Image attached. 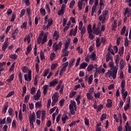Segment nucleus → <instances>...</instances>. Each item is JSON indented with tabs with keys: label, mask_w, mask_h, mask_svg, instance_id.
Segmentation results:
<instances>
[{
	"label": "nucleus",
	"mask_w": 131,
	"mask_h": 131,
	"mask_svg": "<svg viewBox=\"0 0 131 131\" xmlns=\"http://www.w3.org/2000/svg\"><path fill=\"white\" fill-rule=\"evenodd\" d=\"M99 5L100 8L103 9L105 5V1L104 0H100Z\"/></svg>",
	"instance_id": "obj_44"
},
{
	"label": "nucleus",
	"mask_w": 131,
	"mask_h": 131,
	"mask_svg": "<svg viewBox=\"0 0 131 131\" xmlns=\"http://www.w3.org/2000/svg\"><path fill=\"white\" fill-rule=\"evenodd\" d=\"M40 13L41 14V15H43V16H45V15H46V9L42 8H40Z\"/></svg>",
	"instance_id": "obj_58"
},
{
	"label": "nucleus",
	"mask_w": 131,
	"mask_h": 131,
	"mask_svg": "<svg viewBox=\"0 0 131 131\" xmlns=\"http://www.w3.org/2000/svg\"><path fill=\"white\" fill-rule=\"evenodd\" d=\"M95 34L96 35H98V34H101V29H100V27H98L96 29L93 30Z\"/></svg>",
	"instance_id": "obj_27"
},
{
	"label": "nucleus",
	"mask_w": 131,
	"mask_h": 131,
	"mask_svg": "<svg viewBox=\"0 0 131 131\" xmlns=\"http://www.w3.org/2000/svg\"><path fill=\"white\" fill-rule=\"evenodd\" d=\"M48 40V33H46L43 34V32H41L39 35L38 38L37 39L38 45H43Z\"/></svg>",
	"instance_id": "obj_2"
},
{
	"label": "nucleus",
	"mask_w": 131,
	"mask_h": 131,
	"mask_svg": "<svg viewBox=\"0 0 131 131\" xmlns=\"http://www.w3.org/2000/svg\"><path fill=\"white\" fill-rule=\"evenodd\" d=\"M8 46H9V43L8 42V41H7V40H5L4 45L2 46L3 51H4L5 52L6 51L7 48H8Z\"/></svg>",
	"instance_id": "obj_25"
},
{
	"label": "nucleus",
	"mask_w": 131,
	"mask_h": 131,
	"mask_svg": "<svg viewBox=\"0 0 131 131\" xmlns=\"http://www.w3.org/2000/svg\"><path fill=\"white\" fill-rule=\"evenodd\" d=\"M83 26V23L82 22V21H80L79 22V27H78V29L79 30H81V29H82V27Z\"/></svg>",
	"instance_id": "obj_53"
},
{
	"label": "nucleus",
	"mask_w": 131,
	"mask_h": 131,
	"mask_svg": "<svg viewBox=\"0 0 131 131\" xmlns=\"http://www.w3.org/2000/svg\"><path fill=\"white\" fill-rule=\"evenodd\" d=\"M21 70L23 71V72L24 73H27V72H29V69H28V68L26 66H24L21 68Z\"/></svg>",
	"instance_id": "obj_35"
},
{
	"label": "nucleus",
	"mask_w": 131,
	"mask_h": 131,
	"mask_svg": "<svg viewBox=\"0 0 131 131\" xmlns=\"http://www.w3.org/2000/svg\"><path fill=\"white\" fill-rule=\"evenodd\" d=\"M18 117L20 121H22L23 119V117H22V110H19V115H18Z\"/></svg>",
	"instance_id": "obj_51"
},
{
	"label": "nucleus",
	"mask_w": 131,
	"mask_h": 131,
	"mask_svg": "<svg viewBox=\"0 0 131 131\" xmlns=\"http://www.w3.org/2000/svg\"><path fill=\"white\" fill-rule=\"evenodd\" d=\"M122 97L124 101L125 102L126 101V97H127V95H128V92L127 91H125V90H121Z\"/></svg>",
	"instance_id": "obj_12"
},
{
	"label": "nucleus",
	"mask_w": 131,
	"mask_h": 131,
	"mask_svg": "<svg viewBox=\"0 0 131 131\" xmlns=\"http://www.w3.org/2000/svg\"><path fill=\"white\" fill-rule=\"evenodd\" d=\"M125 61L123 59H121L119 62V68L120 70H122L124 67H125Z\"/></svg>",
	"instance_id": "obj_16"
},
{
	"label": "nucleus",
	"mask_w": 131,
	"mask_h": 131,
	"mask_svg": "<svg viewBox=\"0 0 131 131\" xmlns=\"http://www.w3.org/2000/svg\"><path fill=\"white\" fill-rule=\"evenodd\" d=\"M26 27H27V22L24 21L21 26L20 28H24V29H26Z\"/></svg>",
	"instance_id": "obj_59"
},
{
	"label": "nucleus",
	"mask_w": 131,
	"mask_h": 131,
	"mask_svg": "<svg viewBox=\"0 0 131 131\" xmlns=\"http://www.w3.org/2000/svg\"><path fill=\"white\" fill-rule=\"evenodd\" d=\"M96 47L99 48L100 46H101V43H103V45H105V42H106V39H104L103 37L99 38H96Z\"/></svg>",
	"instance_id": "obj_6"
},
{
	"label": "nucleus",
	"mask_w": 131,
	"mask_h": 131,
	"mask_svg": "<svg viewBox=\"0 0 131 131\" xmlns=\"http://www.w3.org/2000/svg\"><path fill=\"white\" fill-rule=\"evenodd\" d=\"M124 131H131V126L128 122H126L124 126Z\"/></svg>",
	"instance_id": "obj_19"
},
{
	"label": "nucleus",
	"mask_w": 131,
	"mask_h": 131,
	"mask_svg": "<svg viewBox=\"0 0 131 131\" xmlns=\"http://www.w3.org/2000/svg\"><path fill=\"white\" fill-rule=\"evenodd\" d=\"M69 118L67 116V113H64L62 115L61 117V121L62 122V124H65L66 123V120H68Z\"/></svg>",
	"instance_id": "obj_13"
},
{
	"label": "nucleus",
	"mask_w": 131,
	"mask_h": 131,
	"mask_svg": "<svg viewBox=\"0 0 131 131\" xmlns=\"http://www.w3.org/2000/svg\"><path fill=\"white\" fill-rule=\"evenodd\" d=\"M84 121L85 125H87V126L90 125V121L88 120V118H84Z\"/></svg>",
	"instance_id": "obj_64"
},
{
	"label": "nucleus",
	"mask_w": 131,
	"mask_h": 131,
	"mask_svg": "<svg viewBox=\"0 0 131 131\" xmlns=\"http://www.w3.org/2000/svg\"><path fill=\"white\" fill-rule=\"evenodd\" d=\"M55 57H56V54L54 52L51 53L50 54L51 61H53L55 59Z\"/></svg>",
	"instance_id": "obj_54"
},
{
	"label": "nucleus",
	"mask_w": 131,
	"mask_h": 131,
	"mask_svg": "<svg viewBox=\"0 0 131 131\" xmlns=\"http://www.w3.org/2000/svg\"><path fill=\"white\" fill-rule=\"evenodd\" d=\"M36 119V117H35V113L34 112H33L30 117L29 118V123H35Z\"/></svg>",
	"instance_id": "obj_11"
},
{
	"label": "nucleus",
	"mask_w": 131,
	"mask_h": 131,
	"mask_svg": "<svg viewBox=\"0 0 131 131\" xmlns=\"http://www.w3.org/2000/svg\"><path fill=\"white\" fill-rule=\"evenodd\" d=\"M88 63L83 62L80 65V69H85L86 67H88Z\"/></svg>",
	"instance_id": "obj_33"
},
{
	"label": "nucleus",
	"mask_w": 131,
	"mask_h": 131,
	"mask_svg": "<svg viewBox=\"0 0 131 131\" xmlns=\"http://www.w3.org/2000/svg\"><path fill=\"white\" fill-rule=\"evenodd\" d=\"M53 37L54 39H58L59 38V33L57 31H55L53 34Z\"/></svg>",
	"instance_id": "obj_38"
},
{
	"label": "nucleus",
	"mask_w": 131,
	"mask_h": 131,
	"mask_svg": "<svg viewBox=\"0 0 131 131\" xmlns=\"http://www.w3.org/2000/svg\"><path fill=\"white\" fill-rule=\"evenodd\" d=\"M107 15H108V11L104 10L102 13V14L99 16V19L100 21H101L102 24H104V23H105Z\"/></svg>",
	"instance_id": "obj_4"
},
{
	"label": "nucleus",
	"mask_w": 131,
	"mask_h": 131,
	"mask_svg": "<svg viewBox=\"0 0 131 131\" xmlns=\"http://www.w3.org/2000/svg\"><path fill=\"white\" fill-rule=\"evenodd\" d=\"M8 107H9V105L8 104V103H5L4 106L2 110L3 113H4V114H6L7 112V110H8Z\"/></svg>",
	"instance_id": "obj_29"
},
{
	"label": "nucleus",
	"mask_w": 131,
	"mask_h": 131,
	"mask_svg": "<svg viewBox=\"0 0 131 131\" xmlns=\"http://www.w3.org/2000/svg\"><path fill=\"white\" fill-rule=\"evenodd\" d=\"M108 66L111 70H112V69L114 70V68H115V67H114V62H113V61L108 62Z\"/></svg>",
	"instance_id": "obj_34"
},
{
	"label": "nucleus",
	"mask_w": 131,
	"mask_h": 131,
	"mask_svg": "<svg viewBox=\"0 0 131 131\" xmlns=\"http://www.w3.org/2000/svg\"><path fill=\"white\" fill-rule=\"evenodd\" d=\"M113 31H116L117 28V20H115L112 25Z\"/></svg>",
	"instance_id": "obj_20"
},
{
	"label": "nucleus",
	"mask_w": 131,
	"mask_h": 131,
	"mask_svg": "<svg viewBox=\"0 0 131 131\" xmlns=\"http://www.w3.org/2000/svg\"><path fill=\"white\" fill-rule=\"evenodd\" d=\"M48 24L46 26L47 29H49L50 28V27L52 24H53V19L52 18H49L48 20Z\"/></svg>",
	"instance_id": "obj_31"
},
{
	"label": "nucleus",
	"mask_w": 131,
	"mask_h": 131,
	"mask_svg": "<svg viewBox=\"0 0 131 131\" xmlns=\"http://www.w3.org/2000/svg\"><path fill=\"white\" fill-rule=\"evenodd\" d=\"M42 89L43 95H47L48 93V90H49V86L47 85H45L43 86Z\"/></svg>",
	"instance_id": "obj_28"
},
{
	"label": "nucleus",
	"mask_w": 131,
	"mask_h": 131,
	"mask_svg": "<svg viewBox=\"0 0 131 131\" xmlns=\"http://www.w3.org/2000/svg\"><path fill=\"white\" fill-rule=\"evenodd\" d=\"M123 52H124V47H121L119 50V55L122 56L123 55Z\"/></svg>",
	"instance_id": "obj_36"
},
{
	"label": "nucleus",
	"mask_w": 131,
	"mask_h": 131,
	"mask_svg": "<svg viewBox=\"0 0 131 131\" xmlns=\"http://www.w3.org/2000/svg\"><path fill=\"white\" fill-rule=\"evenodd\" d=\"M107 102L106 107H107V108H111V107H112V100H111V99H107Z\"/></svg>",
	"instance_id": "obj_32"
},
{
	"label": "nucleus",
	"mask_w": 131,
	"mask_h": 131,
	"mask_svg": "<svg viewBox=\"0 0 131 131\" xmlns=\"http://www.w3.org/2000/svg\"><path fill=\"white\" fill-rule=\"evenodd\" d=\"M81 98V96L80 95H78L75 98V101H76L77 103V105H79L80 104V98Z\"/></svg>",
	"instance_id": "obj_37"
},
{
	"label": "nucleus",
	"mask_w": 131,
	"mask_h": 131,
	"mask_svg": "<svg viewBox=\"0 0 131 131\" xmlns=\"http://www.w3.org/2000/svg\"><path fill=\"white\" fill-rule=\"evenodd\" d=\"M13 112H14V110H13L12 108H10L8 110L9 115H10V116H11V117H13V116H14V113H13Z\"/></svg>",
	"instance_id": "obj_42"
},
{
	"label": "nucleus",
	"mask_w": 131,
	"mask_h": 131,
	"mask_svg": "<svg viewBox=\"0 0 131 131\" xmlns=\"http://www.w3.org/2000/svg\"><path fill=\"white\" fill-rule=\"evenodd\" d=\"M102 108H103V105L100 104L99 105H98L97 106V113L100 112V111L102 110Z\"/></svg>",
	"instance_id": "obj_56"
},
{
	"label": "nucleus",
	"mask_w": 131,
	"mask_h": 131,
	"mask_svg": "<svg viewBox=\"0 0 131 131\" xmlns=\"http://www.w3.org/2000/svg\"><path fill=\"white\" fill-rule=\"evenodd\" d=\"M88 34L89 35V38H90V39H91V40H93V39L95 38V36H94V34H93V32H90L88 33Z\"/></svg>",
	"instance_id": "obj_45"
},
{
	"label": "nucleus",
	"mask_w": 131,
	"mask_h": 131,
	"mask_svg": "<svg viewBox=\"0 0 131 131\" xmlns=\"http://www.w3.org/2000/svg\"><path fill=\"white\" fill-rule=\"evenodd\" d=\"M59 94H58V92H55L52 96V102L51 103L52 106H55V104L58 102L59 100Z\"/></svg>",
	"instance_id": "obj_5"
},
{
	"label": "nucleus",
	"mask_w": 131,
	"mask_h": 131,
	"mask_svg": "<svg viewBox=\"0 0 131 131\" xmlns=\"http://www.w3.org/2000/svg\"><path fill=\"white\" fill-rule=\"evenodd\" d=\"M70 39H68L64 43V49H62L63 52L68 50V48H69L70 45Z\"/></svg>",
	"instance_id": "obj_15"
},
{
	"label": "nucleus",
	"mask_w": 131,
	"mask_h": 131,
	"mask_svg": "<svg viewBox=\"0 0 131 131\" xmlns=\"http://www.w3.org/2000/svg\"><path fill=\"white\" fill-rule=\"evenodd\" d=\"M32 72L31 70H29V72L27 74L24 75L25 80L26 81H31L32 77H31Z\"/></svg>",
	"instance_id": "obj_7"
},
{
	"label": "nucleus",
	"mask_w": 131,
	"mask_h": 131,
	"mask_svg": "<svg viewBox=\"0 0 131 131\" xmlns=\"http://www.w3.org/2000/svg\"><path fill=\"white\" fill-rule=\"evenodd\" d=\"M74 5H75V1H74V0H73L70 2L69 8H70L71 9H72Z\"/></svg>",
	"instance_id": "obj_62"
},
{
	"label": "nucleus",
	"mask_w": 131,
	"mask_h": 131,
	"mask_svg": "<svg viewBox=\"0 0 131 131\" xmlns=\"http://www.w3.org/2000/svg\"><path fill=\"white\" fill-rule=\"evenodd\" d=\"M81 33V37H83V35L85 34V32H86V28L85 27L83 26L82 27V29H81V30H79Z\"/></svg>",
	"instance_id": "obj_23"
},
{
	"label": "nucleus",
	"mask_w": 131,
	"mask_h": 131,
	"mask_svg": "<svg viewBox=\"0 0 131 131\" xmlns=\"http://www.w3.org/2000/svg\"><path fill=\"white\" fill-rule=\"evenodd\" d=\"M100 96H101L100 92H98L96 93L94 92V97L96 99H99V98H100Z\"/></svg>",
	"instance_id": "obj_50"
},
{
	"label": "nucleus",
	"mask_w": 131,
	"mask_h": 131,
	"mask_svg": "<svg viewBox=\"0 0 131 131\" xmlns=\"http://www.w3.org/2000/svg\"><path fill=\"white\" fill-rule=\"evenodd\" d=\"M75 61V58L72 59L71 61H70L69 62V67H72V66L74 65Z\"/></svg>",
	"instance_id": "obj_52"
},
{
	"label": "nucleus",
	"mask_w": 131,
	"mask_h": 131,
	"mask_svg": "<svg viewBox=\"0 0 131 131\" xmlns=\"http://www.w3.org/2000/svg\"><path fill=\"white\" fill-rule=\"evenodd\" d=\"M117 71H118V66H115L113 71L108 70L107 72L105 73V77L107 78H110L113 77V79H115L117 76Z\"/></svg>",
	"instance_id": "obj_1"
},
{
	"label": "nucleus",
	"mask_w": 131,
	"mask_h": 131,
	"mask_svg": "<svg viewBox=\"0 0 131 131\" xmlns=\"http://www.w3.org/2000/svg\"><path fill=\"white\" fill-rule=\"evenodd\" d=\"M78 7L79 9L81 10L82 9V2L79 1L78 3Z\"/></svg>",
	"instance_id": "obj_57"
},
{
	"label": "nucleus",
	"mask_w": 131,
	"mask_h": 131,
	"mask_svg": "<svg viewBox=\"0 0 131 131\" xmlns=\"http://www.w3.org/2000/svg\"><path fill=\"white\" fill-rule=\"evenodd\" d=\"M46 119V112L43 111L41 113V121H43Z\"/></svg>",
	"instance_id": "obj_49"
},
{
	"label": "nucleus",
	"mask_w": 131,
	"mask_h": 131,
	"mask_svg": "<svg viewBox=\"0 0 131 131\" xmlns=\"http://www.w3.org/2000/svg\"><path fill=\"white\" fill-rule=\"evenodd\" d=\"M105 57H106L105 61L106 62H109L110 60L112 59V56H111V54H110V53H107Z\"/></svg>",
	"instance_id": "obj_24"
},
{
	"label": "nucleus",
	"mask_w": 131,
	"mask_h": 131,
	"mask_svg": "<svg viewBox=\"0 0 131 131\" xmlns=\"http://www.w3.org/2000/svg\"><path fill=\"white\" fill-rule=\"evenodd\" d=\"M76 94L77 92L76 91L72 92L69 95L70 98H73V97H74Z\"/></svg>",
	"instance_id": "obj_61"
},
{
	"label": "nucleus",
	"mask_w": 131,
	"mask_h": 131,
	"mask_svg": "<svg viewBox=\"0 0 131 131\" xmlns=\"http://www.w3.org/2000/svg\"><path fill=\"white\" fill-rule=\"evenodd\" d=\"M62 42L60 41L58 45L54 44L53 46V49L55 52H57L58 50H60L61 49V47H62Z\"/></svg>",
	"instance_id": "obj_10"
},
{
	"label": "nucleus",
	"mask_w": 131,
	"mask_h": 131,
	"mask_svg": "<svg viewBox=\"0 0 131 131\" xmlns=\"http://www.w3.org/2000/svg\"><path fill=\"white\" fill-rule=\"evenodd\" d=\"M12 126L14 128H16V127L17 126V121L16 120H13L12 121Z\"/></svg>",
	"instance_id": "obj_55"
},
{
	"label": "nucleus",
	"mask_w": 131,
	"mask_h": 131,
	"mask_svg": "<svg viewBox=\"0 0 131 131\" xmlns=\"http://www.w3.org/2000/svg\"><path fill=\"white\" fill-rule=\"evenodd\" d=\"M10 59H13V60H17L18 56L16 54H11L9 56Z\"/></svg>",
	"instance_id": "obj_41"
},
{
	"label": "nucleus",
	"mask_w": 131,
	"mask_h": 131,
	"mask_svg": "<svg viewBox=\"0 0 131 131\" xmlns=\"http://www.w3.org/2000/svg\"><path fill=\"white\" fill-rule=\"evenodd\" d=\"M31 40V37L30 35H28L27 37H25L24 41H28V43H30V41Z\"/></svg>",
	"instance_id": "obj_40"
},
{
	"label": "nucleus",
	"mask_w": 131,
	"mask_h": 131,
	"mask_svg": "<svg viewBox=\"0 0 131 131\" xmlns=\"http://www.w3.org/2000/svg\"><path fill=\"white\" fill-rule=\"evenodd\" d=\"M76 33H77V26H76L74 31L73 30H71L70 35H73V36H75L76 35Z\"/></svg>",
	"instance_id": "obj_21"
},
{
	"label": "nucleus",
	"mask_w": 131,
	"mask_h": 131,
	"mask_svg": "<svg viewBox=\"0 0 131 131\" xmlns=\"http://www.w3.org/2000/svg\"><path fill=\"white\" fill-rule=\"evenodd\" d=\"M126 103V104L124 107V110L125 111H127V110L129 109L130 107V96H128Z\"/></svg>",
	"instance_id": "obj_8"
},
{
	"label": "nucleus",
	"mask_w": 131,
	"mask_h": 131,
	"mask_svg": "<svg viewBox=\"0 0 131 131\" xmlns=\"http://www.w3.org/2000/svg\"><path fill=\"white\" fill-rule=\"evenodd\" d=\"M66 9V5L64 4H63L61 6L60 10H59L58 11V15L61 16V15H64V13H65V10Z\"/></svg>",
	"instance_id": "obj_9"
},
{
	"label": "nucleus",
	"mask_w": 131,
	"mask_h": 131,
	"mask_svg": "<svg viewBox=\"0 0 131 131\" xmlns=\"http://www.w3.org/2000/svg\"><path fill=\"white\" fill-rule=\"evenodd\" d=\"M94 80V75H91L88 79V76H85V80H88L89 84H92L93 83V80Z\"/></svg>",
	"instance_id": "obj_17"
},
{
	"label": "nucleus",
	"mask_w": 131,
	"mask_h": 131,
	"mask_svg": "<svg viewBox=\"0 0 131 131\" xmlns=\"http://www.w3.org/2000/svg\"><path fill=\"white\" fill-rule=\"evenodd\" d=\"M86 97H87L88 100H89V101H90V100L93 99V95H92V94L90 93H86Z\"/></svg>",
	"instance_id": "obj_46"
},
{
	"label": "nucleus",
	"mask_w": 131,
	"mask_h": 131,
	"mask_svg": "<svg viewBox=\"0 0 131 131\" xmlns=\"http://www.w3.org/2000/svg\"><path fill=\"white\" fill-rule=\"evenodd\" d=\"M31 47V45H30L27 47V51L25 52L26 56H28V54L31 52V50H32V48Z\"/></svg>",
	"instance_id": "obj_26"
},
{
	"label": "nucleus",
	"mask_w": 131,
	"mask_h": 131,
	"mask_svg": "<svg viewBox=\"0 0 131 131\" xmlns=\"http://www.w3.org/2000/svg\"><path fill=\"white\" fill-rule=\"evenodd\" d=\"M14 76H15V75H14V74H11L9 78L7 80V81L8 82H11V81L14 80Z\"/></svg>",
	"instance_id": "obj_39"
},
{
	"label": "nucleus",
	"mask_w": 131,
	"mask_h": 131,
	"mask_svg": "<svg viewBox=\"0 0 131 131\" xmlns=\"http://www.w3.org/2000/svg\"><path fill=\"white\" fill-rule=\"evenodd\" d=\"M125 30H126V27H125V26H124L122 27V30H121V35H123V34L125 33Z\"/></svg>",
	"instance_id": "obj_47"
},
{
	"label": "nucleus",
	"mask_w": 131,
	"mask_h": 131,
	"mask_svg": "<svg viewBox=\"0 0 131 131\" xmlns=\"http://www.w3.org/2000/svg\"><path fill=\"white\" fill-rule=\"evenodd\" d=\"M58 83V79H55L50 83V86H54Z\"/></svg>",
	"instance_id": "obj_30"
},
{
	"label": "nucleus",
	"mask_w": 131,
	"mask_h": 131,
	"mask_svg": "<svg viewBox=\"0 0 131 131\" xmlns=\"http://www.w3.org/2000/svg\"><path fill=\"white\" fill-rule=\"evenodd\" d=\"M89 58L92 59L93 61H96L97 60V55L95 52H93L92 54L89 55Z\"/></svg>",
	"instance_id": "obj_22"
},
{
	"label": "nucleus",
	"mask_w": 131,
	"mask_h": 131,
	"mask_svg": "<svg viewBox=\"0 0 131 131\" xmlns=\"http://www.w3.org/2000/svg\"><path fill=\"white\" fill-rule=\"evenodd\" d=\"M40 98V91L38 90L36 95H34V100L35 101H37V100H39Z\"/></svg>",
	"instance_id": "obj_18"
},
{
	"label": "nucleus",
	"mask_w": 131,
	"mask_h": 131,
	"mask_svg": "<svg viewBox=\"0 0 131 131\" xmlns=\"http://www.w3.org/2000/svg\"><path fill=\"white\" fill-rule=\"evenodd\" d=\"M97 68H98V65L97 64L94 65L89 64L87 68V71L88 72H90V71H92L93 69H97Z\"/></svg>",
	"instance_id": "obj_14"
},
{
	"label": "nucleus",
	"mask_w": 131,
	"mask_h": 131,
	"mask_svg": "<svg viewBox=\"0 0 131 131\" xmlns=\"http://www.w3.org/2000/svg\"><path fill=\"white\" fill-rule=\"evenodd\" d=\"M88 33L93 32L92 30V25H89L87 28Z\"/></svg>",
	"instance_id": "obj_63"
},
{
	"label": "nucleus",
	"mask_w": 131,
	"mask_h": 131,
	"mask_svg": "<svg viewBox=\"0 0 131 131\" xmlns=\"http://www.w3.org/2000/svg\"><path fill=\"white\" fill-rule=\"evenodd\" d=\"M124 86H125V80H123L122 81L121 84V91L125 90Z\"/></svg>",
	"instance_id": "obj_43"
},
{
	"label": "nucleus",
	"mask_w": 131,
	"mask_h": 131,
	"mask_svg": "<svg viewBox=\"0 0 131 131\" xmlns=\"http://www.w3.org/2000/svg\"><path fill=\"white\" fill-rule=\"evenodd\" d=\"M95 12H96V6H93L92 8L91 16H94V14H95Z\"/></svg>",
	"instance_id": "obj_60"
},
{
	"label": "nucleus",
	"mask_w": 131,
	"mask_h": 131,
	"mask_svg": "<svg viewBox=\"0 0 131 131\" xmlns=\"http://www.w3.org/2000/svg\"><path fill=\"white\" fill-rule=\"evenodd\" d=\"M30 98V95H27L25 97L24 103H28L29 101V98Z\"/></svg>",
	"instance_id": "obj_48"
},
{
	"label": "nucleus",
	"mask_w": 131,
	"mask_h": 131,
	"mask_svg": "<svg viewBox=\"0 0 131 131\" xmlns=\"http://www.w3.org/2000/svg\"><path fill=\"white\" fill-rule=\"evenodd\" d=\"M69 108L72 115H75V110H76V102L75 101L71 100Z\"/></svg>",
	"instance_id": "obj_3"
}]
</instances>
